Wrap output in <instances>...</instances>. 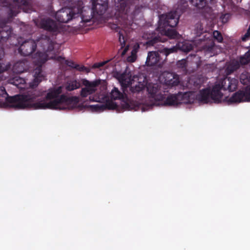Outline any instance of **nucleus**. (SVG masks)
I'll list each match as a JSON object with an SVG mask.
<instances>
[{"mask_svg": "<svg viewBox=\"0 0 250 250\" xmlns=\"http://www.w3.org/2000/svg\"><path fill=\"white\" fill-rule=\"evenodd\" d=\"M62 87L59 86L48 90L45 98L36 100L34 94L15 96L7 98V94L3 87H0V106L11 107L18 109L32 108L34 109H65L76 107L78 99L69 98L64 95L60 96Z\"/></svg>", "mask_w": 250, "mask_h": 250, "instance_id": "nucleus-1", "label": "nucleus"}, {"mask_svg": "<svg viewBox=\"0 0 250 250\" xmlns=\"http://www.w3.org/2000/svg\"><path fill=\"white\" fill-rule=\"evenodd\" d=\"M238 80L234 78L226 77L223 79L218 80L213 85L202 89L198 98L206 102L211 101L219 102L223 97L222 90L234 91L237 86Z\"/></svg>", "mask_w": 250, "mask_h": 250, "instance_id": "nucleus-2", "label": "nucleus"}, {"mask_svg": "<svg viewBox=\"0 0 250 250\" xmlns=\"http://www.w3.org/2000/svg\"><path fill=\"white\" fill-rule=\"evenodd\" d=\"M161 84L149 83L146 84L148 99L140 106L143 111L153 106H167L168 96H165V91L162 89Z\"/></svg>", "mask_w": 250, "mask_h": 250, "instance_id": "nucleus-3", "label": "nucleus"}, {"mask_svg": "<svg viewBox=\"0 0 250 250\" xmlns=\"http://www.w3.org/2000/svg\"><path fill=\"white\" fill-rule=\"evenodd\" d=\"M182 10L179 8L174 12H171L168 15H162L160 17L158 30L162 35H165L170 38L177 37L176 32L171 27L176 26L178 22Z\"/></svg>", "mask_w": 250, "mask_h": 250, "instance_id": "nucleus-4", "label": "nucleus"}, {"mask_svg": "<svg viewBox=\"0 0 250 250\" xmlns=\"http://www.w3.org/2000/svg\"><path fill=\"white\" fill-rule=\"evenodd\" d=\"M201 90L198 93L194 92L179 93L177 95H170L168 96V103L167 105H177L181 104H190L197 100L204 103L208 102L200 100L198 98Z\"/></svg>", "mask_w": 250, "mask_h": 250, "instance_id": "nucleus-5", "label": "nucleus"}, {"mask_svg": "<svg viewBox=\"0 0 250 250\" xmlns=\"http://www.w3.org/2000/svg\"><path fill=\"white\" fill-rule=\"evenodd\" d=\"M82 3H80L78 6L72 8H64L58 11L56 15V19L61 22H67L73 19L82 17L83 10Z\"/></svg>", "mask_w": 250, "mask_h": 250, "instance_id": "nucleus-6", "label": "nucleus"}, {"mask_svg": "<svg viewBox=\"0 0 250 250\" xmlns=\"http://www.w3.org/2000/svg\"><path fill=\"white\" fill-rule=\"evenodd\" d=\"M89 100L91 101L98 102V104L91 105L95 111H101L107 108L108 109H114L117 105L108 97H103L101 98L97 96H90Z\"/></svg>", "mask_w": 250, "mask_h": 250, "instance_id": "nucleus-7", "label": "nucleus"}, {"mask_svg": "<svg viewBox=\"0 0 250 250\" xmlns=\"http://www.w3.org/2000/svg\"><path fill=\"white\" fill-rule=\"evenodd\" d=\"M113 75L124 88L129 87L133 82H136L134 77L136 76H132V72L128 69H126L123 73L116 72Z\"/></svg>", "mask_w": 250, "mask_h": 250, "instance_id": "nucleus-8", "label": "nucleus"}, {"mask_svg": "<svg viewBox=\"0 0 250 250\" xmlns=\"http://www.w3.org/2000/svg\"><path fill=\"white\" fill-rule=\"evenodd\" d=\"M100 83V80L89 81L84 79L83 80L82 84L84 87L81 90V96L83 98H85L94 93L97 91Z\"/></svg>", "mask_w": 250, "mask_h": 250, "instance_id": "nucleus-9", "label": "nucleus"}, {"mask_svg": "<svg viewBox=\"0 0 250 250\" xmlns=\"http://www.w3.org/2000/svg\"><path fill=\"white\" fill-rule=\"evenodd\" d=\"M110 96L111 99H122L121 104L123 108L126 110L135 109L136 106L134 103L128 99L124 98L123 94L121 93L117 88H114L111 91Z\"/></svg>", "mask_w": 250, "mask_h": 250, "instance_id": "nucleus-10", "label": "nucleus"}, {"mask_svg": "<svg viewBox=\"0 0 250 250\" xmlns=\"http://www.w3.org/2000/svg\"><path fill=\"white\" fill-rule=\"evenodd\" d=\"M159 80L162 83L170 86L177 85L179 82L178 76L169 72L162 73L159 76Z\"/></svg>", "mask_w": 250, "mask_h": 250, "instance_id": "nucleus-11", "label": "nucleus"}, {"mask_svg": "<svg viewBox=\"0 0 250 250\" xmlns=\"http://www.w3.org/2000/svg\"><path fill=\"white\" fill-rule=\"evenodd\" d=\"M136 80L135 82H133L132 84H130V90L132 93H137L142 91L146 86L147 82L146 78L143 76L134 77Z\"/></svg>", "mask_w": 250, "mask_h": 250, "instance_id": "nucleus-12", "label": "nucleus"}, {"mask_svg": "<svg viewBox=\"0 0 250 250\" xmlns=\"http://www.w3.org/2000/svg\"><path fill=\"white\" fill-rule=\"evenodd\" d=\"M35 23L37 26L46 30L56 31L58 29L57 23L48 18L35 21Z\"/></svg>", "mask_w": 250, "mask_h": 250, "instance_id": "nucleus-13", "label": "nucleus"}, {"mask_svg": "<svg viewBox=\"0 0 250 250\" xmlns=\"http://www.w3.org/2000/svg\"><path fill=\"white\" fill-rule=\"evenodd\" d=\"M230 101L232 103H240L241 102L250 101V87L247 88L245 91H239L230 98Z\"/></svg>", "mask_w": 250, "mask_h": 250, "instance_id": "nucleus-14", "label": "nucleus"}, {"mask_svg": "<svg viewBox=\"0 0 250 250\" xmlns=\"http://www.w3.org/2000/svg\"><path fill=\"white\" fill-rule=\"evenodd\" d=\"M36 45L33 40L26 41L21 45L19 51L23 55H29L35 50Z\"/></svg>", "mask_w": 250, "mask_h": 250, "instance_id": "nucleus-15", "label": "nucleus"}, {"mask_svg": "<svg viewBox=\"0 0 250 250\" xmlns=\"http://www.w3.org/2000/svg\"><path fill=\"white\" fill-rule=\"evenodd\" d=\"M160 60V56L158 52H149L148 53L146 61V64L148 66L157 65L160 66L162 64Z\"/></svg>", "mask_w": 250, "mask_h": 250, "instance_id": "nucleus-16", "label": "nucleus"}, {"mask_svg": "<svg viewBox=\"0 0 250 250\" xmlns=\"http://www.w3.org/2000/svg\"><path fill=\"white\" fill-rule=\"evenodd\" d=\"M33 80L30 83V86L34 87L37 86L39 83L44 79V75L42 71L40 65L35 69L33 72Z\"/></svg>", "mask_w": 250, "mask_h": 250, "instance_id": "nucleus-17", "label": "nucleus"}, {"mask_svg": "<svg viewBox=\"0 0 250 250\" xmlns=\"http://www.w3.org/2000/svg\"><path fill=\"white\" fill-rule=\"evenodd\" d=\"M121 4L122 5L120 10L121 18L124 20H128L133 19V14L131 12V10L133 8V6L124 3H122Z\"/></svg>", "mask_w": 250, "mask_h": 250, "instance_id": "nucleus-18", "label": "nucleus"}, {"mask_svg": "<svg viewBox=\"0 0 250 250\" xmlns=\"http://www.w3.org/2000/svg\"><path fill=\"white\" fill-rule=\"evenodd\" d=\"M203 39V38H200L194 41H185L183 42L179 43L178 45V48L183 51L188 52L192 49L194 46H197L195 42H201Z\"/></svg>", "mask_w": 250, "mask_h": 250, "instance_id": "nucleus-19", "label": "nucleus"}, {"mask_svg": "<svg viewBox=\"0 0 250 250\" xmlns=\"http://www.w3.org/2000/svg\"><path fill=\"white\" fill-rule=\"evenodd\" d=\"M240 62L236 60H233L231 62L227 68V74H230L234 71L237 69L240 66Z\"/></svg>", "mask_w": 250, "mask_h": 250, "instance_id": "nucleus-20", "label": "nucleus"}, {"mask_svg": "<svg viewBox=\"0 0 250 250\" xmlns=\"http://www.w3.org/2000/svg\"><path fill=\"white\" fill-rule=\"evenodd\" d=\"M37 44L38 45H41L43 46V50H45V47L47 46L48 49L46 51H50L52 49V46L48 38H45L44 39H42L40 41H38Z\"/></svg>", "mask_w": 250, "mask_h": 250, "instance_id": "nucleus-21", "label": "nucleus"}, {"mask_svg": "<svg viewBox=\"0 0 250 250\" xmlns=\"http://www.w3.org/2000/svg\"><path fill=\"white\" fill-rule=\"evenodd\" d=\"M10 83L15 85L20 88H23L21 85L25 83V80L19 76H16L13 79L10 80Z\"/></svg>", "mask_w": 250, "mask_h": 250, "instance_id": "nucleus-22", "label": "nucleus"}, {"mask_svg": "<svg viewBox=\"0 0 250 250\" xmlns=\"http://www.w3.org/2000/svg\"><path fill=\"white\" fill-rule=\"evenodd\" d=\"M25 70V63L22 62H16L13 66V70L16 73H21Z\"/></svg>", "mask_w": 250, "mask_h": 250, "instance_id": "nucleus-23", "label": "nucleus"}, {"mask_svg": "<svg viewBox=\"0 0 250 250\" xmlns=\"http://www.w3.org/2000/svg\"><path fill=\"white\" fill-rule=\"evenodd\" d=\"M14 4L16 7L17 6L18 7H20L23 6V10L26 12H28L27 9H26L25 8L26 6H28L27 0H15Z\"/></svg>", "mask_w": 250, "mask_h": 250, "instance_id": "nucleus-24", "label": "nucleus"}, {"mask_svg": "<svg viewBox=\"0 0 250 250\" xmlns=\"http://www.w3.org/2000/svg\"><path fill=\"white\" fill-rule=\"evenodd\" d=\"M80 86V84L76 81H72L67 83L66 88L69 91H71L78 88Z\"/></svg>", "mask_w": 250, "mask_h": 250, "instance_id": "nucleus-25", "label": "nucleus"}, {"mask_svg": "<svg viewBox=\"0 0 250 250\" xmlns=\"http://www.w3.org/2000/svg\"><path fill=\"white\" fill-rule=\"evenodd\" d=\"M207 30H204L203 25L200 23H197L194 29V34L197 37H201V35L206 32Z\"/></svg>", "mask_w": 250, "mask_h": 250, "instance_id": "nucleus-26", "label": "nucleus"}, {"mask_svg": "<svg viewBox=\"0 0 250 250\" xmlns=\"http://www.w3.org/2000/svg\"><path fill=\"white\" fill-rule=\"evenodd\" d=\"M239 62L241 64H246L249 62H250V51H248L243 56L241 57Z\"/></svg>", "mask_w": 250, "mask_h": 250, "instance_id": "nucleus-27", "label": "nucleus"}, {"mask_svg": "<svg viewBox=\"0 0 250 250\" xmlns=\"http://www.w3.org/2000/svg\"><path fill=\"white\" fill-rule=\"evenodd\" d=\"M139 46L137 45L136 48H134L132 49L131 51V55L128 56L127 58V62H134L136 60L137 58L136 53L137 52V48Z\"/></svg>", "mask_w": 250, "mask_h": 250, "instance_id": "nucleus-28", "label": "nucleus"}, {"mask_svg": "<svg viewBox=\"0 0 250 250\" xmlns=\"http://www.w3.org/2000/svg\"><path fill=\"white\" fill-rule=\"evenodd\" d=\"M177 49V47H173L170 48H165L164 50L161 52V53H163L165 54L166 57H167L169 54L176 51Z\"/></svg>", "mask_w": 250, "mask_h": 250, "instance_id": "nucleus-29", "label": "nucleus"}, {"mask_svg": "<svg viewBox=\"0 0 250 250\" xmlns=\"http://www.w3.org/2000/svg\"><path fill=\"white\" fill-rule=\"evenodd\" d=\"M213 35L214 39H215L218 42H222L223 37L220 33L218 31H214L213 33Z\"/></svg>", "mask_w": 250, "mask_h": 250, "instance_id": "nucleus-30", "label": "nucleus"}, {"mask_svg": "<svg viewBox=\"0 0 250 250\" xmlns=\"http://www.w3.org/2000/svg\"><path fill=\"white\" fill-rule=\"evenodd\" d=\"M240 80L243 84H247L249 82V80L247 78V73H242L240 76Z\"/></svg>", "mask_w": 250, "mask_h": 250, "instance_id": "nucleus-31", "label": "nucleus"}, {"mask_svg": "<svg viewBox=\"0 0 250 250\" xmlns=\"http://www.w3.org/2000/svg\"><path fill=\"white\" fill-rule=\"evenodd\" d=\"M39 56V63H42L47 60V55L46 54H40Z\"/></svg>", "mask_w": 250, "mask_h": 250, "instance_id": "nucleus-32", "label": "nucleus"}, {"mask_svg": "<svg viewBox=\"0 0 250 250\" xmlns=\"http://www.w3.org/2000/svg\"><path fill=\"white\" fill-rule=\"evenodd\" d=\"M3 28H4V30L0 29V36L1 38H6L9 35V32L10 33V31L6 32V35H5L4 31L6 30H7L8 28L6 26H4Z\"/></svg>", "mask_w": 250, "mask_h": 250, "instance_id": "nucleus-33", "label": "nucleus"}, {"mask_svg": "<svg viewBox=\"0 0 250 250\" xmlns=\"http://www.w3.org/2000/svg\"><path fill=\"white\" fill-rule=\"evenodd\" d=\"M108 62H109V61H106L103 62H101L96 63L93 65V68H99L100 67L104 66V64H105Z\"/></svg>", "mask_w": 250, "mask_h": 250, "instance_id": "nucleus-34", "label": "nucleus"}, {"mask_svg": "<svg viewBox=\"0 0 250 250\" xmlns=\"http://www.w3.org/2000/svg\"><path fill=\"white\" fill-rule=\"evenodd\" d=\"M75 68L81 71H85L86 72H88L89 71L88 69L83 66H80L77 64V67H75Z\"/></svg>", "mask_w": 250, "mask_h": 250, "instance_id": "nucleus-35", "label": "nucleus"}, {"mask_svg": "<svg viewBox=\"0 0 250 250\" xmlns=\"http://www.w3.org/2000/svg\"><path fill=\"white\" fill-rule=\"evenodd\" d=\"M186 61L185 60H182L177 62V65L179 67H184L186 66Z\"/></svg>", "mask_w": 250, "mask_h": 250, "instance_id": "nucleus-36", "label": "nucleus"}, {"mask_svg": "<svg viewBox=\"0 0 250 250\" xmlns=\"http://www.w3.org/2000/svg\"><path fill=\"white\" fill-rule=\"evenodd\" d=\"M250 36V29H248L247 33L245 34V35L242 38L243 41H246Z\"/></svg>", "mask_w": 250, "mask_h": 250, "instance_id": "nucleus-37", "label": "nucleus"}, {"mask_svg": "<svg viewBox=\"0 0 250 250\" xmlns=\"http://www.w3.org/2000/svg\"><path fill=\"white\" fill-rule=\"evenodd\" d=\"M66 63L67 65L71 67L75 68V67H77V64H75L73 62L71 61H66Z\"/></svg>", "mask_w": 250, "mask_h": 250, "instance_id": "nucleus-38", "label": "nucleus"}, {"mask_svg": "<svg viewBox=\"0 0 250 250\" xmlns=\"http://www.w3.org/2000/svg\"><path fill=\"white\" fill-rule=\"evenodd\" d=\"M119 41L122 46H123V44H125V41L123 36L121 37V35L119 36Z\"/></svg>", "mask_w": 250, "mask_h": 250, "instance_id": "nucleus-39", "label": "nucleus"}, {"mask_svg": "<svg viewBox=\"0 0 250 250\" xmlns=\"http://www.w3.org/2000/svg\"><path fill=\"white\" fill-rule=\"evenodd\" d=\"M128 46H126L125 49L123 51V52H122L121 53V55L122 56H124L126 52V51L128 50Z\"/></svg>", "mask_w": 250, "mask_h": 250, "instance_id": "nucleus-40", "label": "nucleus"}, {"mask_svg": "<svg viewBox=\"0 0 250 250\" xmlns=\"http://www.w3.org/2000/svg\"><path fill=\"white\" fill-rule=\"evenodd\" d=\"M5 68L2 66V64L0 62V73L5 70Z\"/></svg>", "mask_w": 250, "mask_h": 250, "instance_id": "nucleus-41", "label": "nucleus"}, {"mask_svg": "<svg viewBox=\"0 0 250 250\" xmlns=\"http://www.w3.org/2000/svg\"><path fill=\"white\" fill-rule=\"evenodd\" d=\"M10 8H11V12H12V15H14V16H15L16 13H15V10H14V9L15 8L13 7H10Z\"/></svg>", "mask_w": 250, "mask_h": 250, "instance_id": "nucleus-42", "label": "nucleus"}, {"mask_svg": "<svg viewBox=\"0 0 250 250\" xmlns=\"http://www.w3.org/2000/svg\"><path fill=\"white\" fill-rule=\"evenodd\" d=\"M229 17V15H224L223 16V17L222 18V21L223 22H226L227 21L226 20H225V19L226 18V17L228 18Z\"/></svg>", "mask_w": 250, "mask_h": 250, "instance_id": "nucleus-43", "label": "nucleus"}, {"mask_svg": "<svg viewBox=\"0 0 250 250\" xmlns=\"http://www.w3.org/2000/svg\"><path fill=\"white\" fill-rule=\"evenodd\" d=\"M98 2L102 3V1L98 0H92V3H98Z\"/></svg>", "mask_w": 250, "mask_h": 250, "instance_id": "nucleus-44", "label": "nucleus"}, {"mask_svg": "<svg viewBox=\"0 0 250 250\" xmlns=\"http://www.w3.org/2000/svg\"><path fill=\"white\" fill-rule=\"evenodd\" d=\"M156 40H160V41H161V40L160 39H158V38L156 39ZM162 42H164V41H162Z\"/></svg>", "mask_w": 250, "mask_h": 250, "instance_id": "nucleus-45", "label": "nucleus"}]
</instances>
